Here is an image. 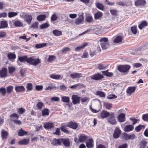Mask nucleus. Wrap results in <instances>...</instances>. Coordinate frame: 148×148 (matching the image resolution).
Listing matches in <instances>:
<instances>
[{
  "mask_svg": "<svg viewBox=\"0 0 148 148\" xmlns=\"http://www.w3.org/2000/svg\"><path fill=\"white\" fill-rule=\"evenodd\" d=\"M18 60L21 62L26 61L27 63L34 66L37 65L40 62L39 59H36L32 57L27 58V56L19 57Z\"/></svg>",
  "mask_w": 148,
  "mask_h": 148,
  "instance_id": "nucleus-1",
  "label": "nucleus"
},
{
  "mask_svg": "<svg viewBox=\"0 0 148 148\" xmlns=\"http://www.w3.org/2000/svg\"><path fill=\"white\" fill-rule=\"evenodd\" d=\"M130 68V66L128 65H119L117 66V69L120 72L127 74Z\"/></svg>",
  "mask_w": 148,
  "mask_h": 148,
  "instance_id": "nucleus-2",
  "label": "nucleus"
},
{
  "mask_svg": "<svg viewBox=\"0 0 148 148\" xmlns=\"http://www.w3.org/2000/svg\"><path fill=\"white\" fill-rule=\"evenodd\" d=\"M99 41L101 42L100 45L103 50L106 49L110 47V44L108 42L107 38H101L99 40Z\"/></svg>",
  "mask_w": 148,
  "mask_h": 148,
  "instance_id": "nucleus-3",
  "label": "nucleus"
},
{
  "mask_svg": "<svg viewBox=\"0 0 148 148\" xmlns=\"http://www.w3.org/2000/svg\"><path fill=\"white\" fill-rule=\"evenodd\" d=\"M104 77L103 75L99 73H98L93 75L90 76L88 77L87 78L88 79V80L90 79L91 78L92 80L98 81L101 80Z\"/></svg>",
  "mask_w": 148,
  "mask_h": 148,
  "instance_id": "nucleus-4",
  "label": "nucleus"
},
{
  "mask_svg": "<svg viewBox=\"0 0 148 148\" xmlns=\"http://www.w3.org/2000/svg\"><path fill=\"white\" fill-rule=\"evenodd\" d=\"M108 122L110 124L114 125L116 124V120L115 117L114 116V113L112 112L110 113V115L107 119Z\"/></svg>",
  "mask_w": 148,
  "mask_h": 148,
  "instance_id": "nucleus-5",
  "label": "nucleus"
},
{
  "mask_svg": "<svg viewBox=\"0 0 148 148\" xmlns=\"http://www.w3.org/2000/svg\"><path fill=\"white\" fill-rule=\"evenodd\" d=\"M121 134V131L118 127H116L114 131L113 136V137L114 138H118Z\"/></svg>",
  "mask_w": 148,
  "mask_h": 148,
  "instance_id": "nucleus-6",
  "label": "nucleus"
},
{
  "mask_svg": "<svg viewBox=\"0 0 148 148\" xmlns=\"http://www.w3.org/2000/svg\"><path fill=\"white\" fill-rule=\"evenodd\" d=\"M71 99L72 100V103L74 104L79 103L80 97H78L77 95H73L72 96Z\"/></svg>",
  "mask_w": 148,
  "mask_h": 148,
  "instance_id": "nucleus-7",
  "label": "nucleus"
},
{
  "mask_svg": "<svg viewBox=\"0 0 148 148\" xmlns=\"http://www.w3.org/2000/svg\"><path fill=\"white\" fill-rule=\"evenodd\" d=\"M67 126L74 130H76L78 127V124L76 122L71 121L69 122Z\"/></svg>",
  "mask_w": 148,
  "mask_h": 148,
  "instance_id": "nucleus-8",
  "label": "nucleus"
},
{
  "mask_svg": "<svg viewBox=\"0 0 148 148\" xmlns=\"http://www.w3.org/2000/svg\"><path fill=\"white\" fill-rule=\"evenodd\" d=\"M24 19V21L27 23L29 25H30L32 20V18L31 15L27 14L25 15Z\"/></svg>",
  "mask_w": 148,
  "mask_h": 148,
  "instance_id": "nucleus-9",
  "label": "nucleus"
},
{
  "mask_svg": "<svg viewBox=\"0 0 148 148\" xmlns=\"http://www.w3.org/2000/svg\"><path fill=\"white\" fill-rule=\"evenodd\" d=\"M43 127L47 130L50 129L54 127V124L53 123L46 122L44 123Z\"/></svg>",
  "mask_w": 148,
  "mask_h": 148,
  "instance_id": "nucleus-10",
  "label": "nucleus"
},
{
  "mask_svg": "<svg viewBox=\"0 0 148 148\" xmlns=\"http://www.w3.org/2000/svg\"><path fill=\"white\" fill-rule=\"evenodd\" d=\"M78 137L79 138V142L82 143L85 142L88 138V136L84 134H80L78 136Z\"/></svg>",
  "mask_w": 148,
  "mask_h": 148,
  "instance_id": "nucleus-11",
  "label": "nucleus"
},
{
  "mask_svg": "<svg viewBox=\"0 0 148 148\" xmlns=\"http://www.w3.org/2000/svg\"><path fill=\"white\" fill-rule=\"evenodd\" d=\"M84 19V17L83 15H80L79 18H77L75 19V23L77 25H79L83 23Z\"/></svg>",
  "mask_w": 148,
  "mask_h": 148,
  "instance_id": "nucleus-12",
  "label": "nucleus"
},
{
  "mask_svg": "<svg viewBox=\"0 0 148 148\" xmlns=\"http://www.w3.org/2000/svg\"><path fill=\"white\" fill-rule=\"evenodd\" d=\"M7 69L6 68H3L0 70V77L3 78L6 77L7 75Z\"/></svg>",
  "mask_w": 148,
  "mask_h": 148,
  "instance_id": "nucleus-13",
  "label": "nucleus"
},
{
  "mask_svg": "<svg viewBox=\"0 0 148 148\" xmlns=\"http://www.w3.org/2000/svg\"><path fill=\"white\" fill-rule=\"evenodd\" d=\"M134 127L132 125H127L124 128V130L125 132H129L132 131L134 129Z\"/></svg>",
  "mask_w": 148,
  "mask_h": 148,
  "instance_id": "nucleus-14",
  "label": "nucleus"
},
{
  "mask_svg": "<svg viewBox=\"0 0 148 148\" xmlns=\"http://www.w3.org/2000/svg\"><path fill=\"white\" fill-rule=\"evenodd\" d=\"M110 114L109 112L105 110L103 111L100 114L101 117L103 119L107 118Z\"/></svg>",
  "mask_w": 148,
  "mask_h": 148,
  "instance_id": "nucleus-15",
  "label": "nucleus"
},
{
  "mask_svg": "<svg viewBox=\"0 0 148 148\" xmlns=\"http://www.w3.org/2000/svg\"><path fill=\"white\" fill-rule=\"evenodd\" d=\"M146 3L145 0H137L135 2V5L137 6L144 5Z\"/></svg>",
  "mask_w": 148,
  "mask_h": 148,
  "instance_id": "nucleus-16",
  "label": "nucleus"
},
{
  "mask_svg": "<svg viewBox=\"0 0 148 148\" xmlns=\"http://www.w3.org/2000/svg\"><path fill=\"white\" fill-rule=\"evenodd\" d=\"M118 120L120 122H123L125 120V114L123 113H121L118 116Z\"/></svg>",
  "mask_w": 148,
  "mask_h": 148,
  "instance_id": "nucleus-17",
  "label": "nucleus"
},
{
  "mask_svg": "<svg viewBox=\"0 0 148 148\" xmlns=\"http://www.w3.org/2000/svg\"><path fill=\"white\" fill-rule=\"evenodd\" d=\"M25 90V88L23 86H17L15 87V90L16 92H24Z\"/></svg>",
  "mask_w": 148,
  "mask_h": 148,
  "instance_id": "nucleus-18",
  "label": "nucleus"
},
{
  "mask_svg": "<svg viewBox=\"0 0 148 148\" xmlns=\"http://www.w3.org/2000/svg\"><path fill=\"white\" fill-rule=\"evenodd\" d=\"M93 142V139L91 138L88 139V142L86 143V145L87 147L88 148H92L93 147L92 143Z\"/></svg>",
  "mask_w": 148,
  "mask_h": 148,
  "instance_id": "nucleus-19",
  "label": "nucleus"
},
{
  "mask_svg": "<svg viewBox=\"0 0 148 148\" xmlns=\"http://www.w3.org/2000/svg\"><path fill=\"white\" fill-rule=\"evenodd\" d=\"M136 88L135 86L129 87L127 90L126 92L127 94L130 95L135 91Z\"/></svg>",
  "mask_w": 148,
  "mask_h": 148,
  "instance_id": "nucleus-20",
  "label": "nucleus"
},
{
  "mask_svg": "<svg viewBox=\"0 0 148 148\" xmlns=\"http://www.w3.org/2000/svg\"><path fill=\"white\" fill-rule=\"evenodd\" d=\"M82 75V74L81 73H74L71 74L70 76L73 79H74L77 78H80Z\"/></svg>",
  "mask_w": 148,
  "mask_h": 148,
  "instance_id": "nucleus-21",
  "label": "nucleus"
},
{
  "mask_svg": "<svg viewBox=\"0 0 148 148\" xmlns=\"http://www.w3.org/2000/svg\"><path fill=\"white\" fill-rule=\"evenodd\" d=\"M147 141L145 140H143L140 141L138 145L139 148H145L147 144Z\"/></svg>",
  "mask_w": 148,
  "mask_h": 148,
  "instance_id": "nucleus-22",
  "label": "nucleus"
},
{
  "mask_svg": "<svg viewBox=\"0 0 148 148\" xmlns=\"http://www.w3.org/2000/svg\"><path fill=\"white\" fill-rule=\"evenodd\" d=\"M27 132L25 131L21 128L18 130V135L20 136H23L25 135H27Z\"/></svg>",
  "mask_w": 148,
  "mask_h": 148,
  "instance_id": "nucleus-23",
  "label": "nucleus"
},
{
  "mask_svg": "<svg viewBox=\"0 0 148 148\" xmlns=\"http://www.w3.org/2000/svg\"><path fill=\"white\" fill-rule=\"evenodd\" d=\"M147 23L146 21H143L138 25V28L141 30L145 27L147 26Z\"/></svg>",
  "mask_w": 148,
  "mask_h": 148,
  "instance_id": "nucleus-24",
  "label": "nucleus"
},
{
  "mask_svg": "<svg viewBox=\"0 0 148 148\" xmlns=\"http://www.w3.org/2000/svg\"><path fill=\"white\" fill-rule=\"evenodd\" d=\"M8 59L10 60L14 59L16 58V55L13 53L10 52L8 54Z\"/></svg>",
  "mask_w": 148,
  "mask_h": 148,
  "instance_id": "nucleus-25",
  "label": "nucleus"
},
{
  "mask_svg": "<svg viewBox=\"0 0 148 148\" xmlns=\"http://www.w3.org/2000/svg\"><path fill=\"white\" fill-rule=\"evenodd\" d=\"M61 140L64 146L66 147H69L70 146V142L68 139L62 138Z\"/></svg>",
  "mask_w": 148,
  "mask_h": 148,
  "instance_id": "nucleus-26",
  "label": "nucleus"
},
{
  "mask_svg": "<svg viewBox=\"0 0 148 148\" xmlns=\"http://www.w3.org/2000/svg\"><path fill=\"white\" fill-rule=\"evenodd\" d=\"M14 25L16 27H22L23 26V23L20 21L18 20L15 21L14 23Z\"/></svg>",
  "mask_w": 148,
  "mask_h": 148,
  "instance_id": "nucleus-27",
  "label": "nucleus"
},
{
  "mask_svg": "<svg viewBox=\"0 0 148 148\" xmlns=\"http://www.w3.org/2000/svg\"><path fill=\"white\" fill-rule=\"evenodd\" d=\"M46 18L45 14H40L38 15L37 18V19L39 21H40L44 20Z\"/></svg>",
  "mask_w": 148,
  "mask_h": 148,
  "instance_id": "nucleus-28",
  "label": "nucleus"
},
{
  "mask_svg": "<svg viewBox=\"0 0 148 148\" xmlns=\"http://www.w3.org/2000/svg\"><path fill=\"white\" fill-rule=\"evenodd\" d=\"M51 143L54 145H61V142L59 139L55 138L53 139Z\"/></svg>",
  "mask_w": 148,
  "mask_h": 148,
  "instance_id": "nucleus-29",
  "label": "nucleus"
},
{
  "mask_svg": "<svg viewBox=\"0 0 148 148\" xmlns=\"http://www.w3.org/2000/svg\"><path fill=\"white\" fill-rule=\"evenodd\" d=\"M102 15V13L100 12H97L95 14V18L98 19L101 18Z\"/></svg>",
  "mask_w": 148,
  "mask_h": 148,
  "instance_id": "nucleus-30",
  "label": "nucleus"
},
{
  "mask_svg": "<svg viewBox=\"0 0 148 148\" xmlns=\"http://www.w3.org/2000/svg\"><path fill=\"white\" fill-rule=\"evenodd\" d=\"M122 39V36H118L114 39V42L116 43H118L121 42Z\"/></svg>",
  "mask_w": 148,
  "mask_h": 148,
  "instance_id": "nucleus-31",
  "label": "nucleus"
},
{
  "mask_svg": "<svg viewBox=\"0 0 148 148\" xmlns=\"http://www.w3.org/2000/svg\"><path fill=\"white\" fill-rule=\"evenodd\" d=\"M61 77V76L60 75H56L54 74H51L50 76V78L56 79H59Z\"/></svg>",
  "mask_w": 148,
  "mask_h": 148,
  "instance_id": "nucleus-32",
  "label": "nucleus"
},
{
  "mask_svg": "<svg viewBox=\"0 0 148 148\" xmlns=\"http://www.w3.org/2000/svg\"><path fill=\"white\" fill-rule=\"evenodd\" d=\"M8 23L6 21H2L1 23L0 29L3 28L7 27Z\"/></svg>",
  "mask_w": 148,
  "mask_h": 148,
  "instance_id": "nucleus-33",
  "label": "nucleus"
},
{
  "mask_svg": "<svg viewBox=\"0 0 148 148\" xmlns=\"http://www.w3.org/2000/svg\"><path fill=\"white\" fill-rule=\"evenodd\" d=\"M52 32L53 34L56 36H59L62 34L61 31L58 30L57 29L53 30Z\"/></svg>",
  "mask_w": 148,
  "mask_h": 148,
  "instance_id": "nucleus-34",
  "label": "nucleus"
},
{
  "mask_svg": "<svg viewBox=\"0 0 148 148\" xmlns=\"http://www.w3.org/2000/svg\"><path fill=\"white\" fill-rule=\"evenodd\" d=\"M103 106L106 109L110 110L112 108V104L108 102H104Z\"/></svg>",
  "mask_w": 148,
  "mask_h": 148,
  "instance_id": "nucleus-35",
  "label": "nucleus"
},
{
  "mask_svg": "<svg viewBox=\"0 0 148 148\" xmlns=\"http://www.w3.org/2000/svg\"><path fill=\"white\" fill-rule=\"evenodd\" d=\"M29 141L27 139H24L21 140L19 141L18 143L19 144L22 145H27L29 143Z\"/></svg>",
  "mask_w": 148,
  "mask_h": 148,
  "instance_id": "nucleus-36",
  "label": "nucleus"
},
{
  "mask_svg": "<svg viewBox=\"0 0 148 148\" xmlns=\"http://www.w3.org/2000/svg\"><path fill=\"white\" fill-rule=\"evenodd\" d=\"M145 127V126L144 125H139L135 127V130L137 132H139L142 128L144 129Z\"/></svg>",
  "mask_w": 148,
  "mask_h": 148,
  "instance_id": "nucleus-37",
  "label": "nucleus"
},
{
  "mask_svg": "<svg viewBox=\"0 0 148 148\" xmlns=\"http://www.w3.org/2000/svg\"><path fill=\"white\" fill-rule=\"evenodd\" d=\"M84 86L83 84L80 83L76 84L73 85L70 87L71 88H76L77 87H82Z\"/></svg>",
  "mask_w": 148,
  "mask_h": 148,
  "instance_id": "nucleus-38",
  "label": "nucleus"
},
{
  "mask_svg": "<svg viewBox=\"0 0 148 148\" xmlns=\"http://www.w3.org/2000/svg\"><path fill=\"white\" fill-rule=\"evenodd\" d=\"M62 101L66 103H69L70 101L69 98L68 97H62Z\"/></svg>",
  "mask_w": 148,
  "mask_h": 148,
  "instance_id": "nucleus-39",
  "label": "nucleus"
},
{
  "mask_svg": "<svg viewBox=\"0 0 148 148\" xmlns=\"http://www.w3.org/2000/svg\"><path fill=\"white\" fill-rule=\"evenodd\" d=\"M131 31L133 34H136L137 33V30L136 26H132L131 28Z\"/></svg>",
  "mask_w": 148,
  "mask_h": 148,
  "instance_id": "nucleus-40",
  "label": "nucleus"
},
{
  "mask_svg": "<svg viewBox=\"0 0 148 148\" xmlns=\"http://www.w3.org/2000/svg\"><path fill=\"white\" fill-rule=\"evenodd\" d=\"M96 5L98 8L100 10H103L104 9V7L102 4L99 3H96Z\"/></svg>",
  "mask_w": 148,
  "mask_h": 148,
  "instance_id": "nucleus-41",
  "label": "nucleus"
},
{
  "mask_svg": "<svg viewBox=\"0 0 148 148\" xmlns=\"http://www.w3.org/2000/svg\"><path fill=\"white\" fill-rule=\"evenodd\" d=\"M42 115L43 116L49 115V110L47 109H45L42 111Z\"/></svg>",
  "mask_w": 148,
  "mask_h": 148,
  "instance_id": "nucleus-42",
  "label": "nucleus"
},
{
  "mask_svg": "<svg viewBox=\"0 0 148 148\" xmlns=\"http://www.w3.org/2000/svg\"><path fill=\"white\" fill-rule=\"evenodd\" d=\"M47 45V44L46 43H42L39 44H37L35 45V47L37 48H41Z\"/></svg>",
  "mask_w": 148,
  "mask_h": 148,
  "instance_id": "nucleus-43",
  "label": "nucleus"
},
{
  "mask_svg": "<svg viewBox=\"0 0 148 148\" xmlns=\"http://www.w3.org/2000/svg\"><path fill=\"white\" fill-rule=\"evenodd\" d=\"M96 95H97L101 97H104L105 96V94L103 92L100 91H97Z\"/></svg>",
  "mask_w": 148,
  "mask_h": 148,
  "instance_id": "nucleus-44",
  "label": "nucleus"
},
{
  "mask_svg": "<svg viewBox=\"0 0 148 148\" xmlns=\"http://www.w3.org/2000/svg\"><path fill=\"white\" fill-rule=\"evenodd\" d=\"M18 14L17 12H10L8 13L9 17L11 18L16 16Z\"/></svg>",
  "mask_w": 148,
  "mask_h": 148,
  "instance_id": "nucleus-45",
  "label": "nucleus"
},
{
  "mask_svg": "<svg viewBox=\"0 0 148 148\" xmlns=\"http://www.w3.org/2000/svg\"><path fill=\"white\" fill-rule=\"evenodd\" d=\"M44 104L42 102H38L36 105V106L38 110H41L42 108V107L43 106Z\"/></svg>",
  "mask_w": 148,
  "mask_h": 148,
  "instance_id": "nucleus-46",
  "label": "nucleus"
},
{
  "mask_svg": "<svg viewBox=\"0 0 148 148\" xmlns=\"http://www.w3.org/2000/svg\"><path fill=\"white\" fill-rule=\"evenodd\" d=\"M60 129L63 132L66 134H69L70 132L67 130L64 126H61L60 127Z\"/></svg>",
  "mask_w": 148,
  "mask_h": 148,
  "instance_id": "nucleus-47",
  "label": "nucleus"
},
{
  "mask_svg": "<svg viewBox=\"0 0 148 148\" xmlns=\"http://www.w3.org/2000/svg\"><path fill=\"white\" fill-rule=\"evenodd\" d=\"M49 26V25L48 24V23L46 22L44 23L40 26V28L42 29L46 28Z\"/></svg>",
  "mask_w": 148,
  "mask_h": 148,
  "instance_id": "nucleus-48",
  "label": "nucleus"
},
{
  "mask_svg": "<svg viewBox=\"0 0 148 148\" xmlns=\"http://www.w3.org/2000/svg\"><path fill=\"white\" fill-rule=\"evenodd\" d=\"M26 110L23 108H20L18 109L17 111L18 113L19 114H22Z\"/></svg>",
  "mask_w": 148,
  "mask_h": 148,
  "instance_id": "nucleus-49",
  "label": "nucleus"
},
{
  "mask_svg": "<svg viewBox=\"0 0 148 148\" xmlns=\"http://www.w3.org/2000/svg\"><path fill=\"white\" fill-rule=\"evenodd\" d=\"M13 87L12 86H9L7 87L6 92L8 93H10L13 90Z\"/></svg>",
  "mask_w": 148,
  "mask_h": 148,
  "instance_id": "nucleus-50",
  "label": "nucleus"
},
{
  "mask_svg": "<svg viewBox=\"0 0 148 148\" xmlns=\"http://www.w3.org/2000/svg\"><path fill=\"white\" fill-rule=\"evenodd\" d=\"M98 65V69L99 70L105 69L106 68V66L104 65L101 64H99Z\"/></svg>",
  "mask_w": 148,
  "mask_h": 148,
  "instance_id": "nucleus-51",
  "label": "nucleus"
},
{
  "mask_svg": "<svg viewBox=\"0 0 148 148\" xmlns=\"http://www.w3.org/2000/svg\"><path fill=\"white\" fill-rule=\"evenodd\" d=\"M123 137L126 140H129V134L125 133H123L122 134Z\"/></svg>",
  "mask_w": 148,
  "mask_h": 148,
  "instance_id": "nucleus-52",
  "label": "nucleus"
},
{
  "mask_svg": "<svg viewBox=\"0 0 148 148\" xmlns=\"http://www.w3.org/2000/svg\"><path fill=\"white\" fill-rule=\"evenodd\" d=\"M85 21L88 23H90L93 21V18L92 16H87L86 18Z\"/></svg>",
  "mask_w": 148,
  "mask_h": 148,
  "instance_id": "nucleus-53",
  "label": "nucleus"
},
{
  "mask_svg": "<svg viewBox=\"0 0 148 148\" xmlns=\"http://www.w3.org/2000/svg\"><path fill=\"white\" fill-rule=\"evenodd\" d=\"M107 97V98L109 99H113L116 98H117V96L115 95L110 94L108 95Z\"/></svg>",
  "mask_w": 148,
  "mask_h": 148,
  "instance_id": "nucleus-54",
  "label": "nucleus"
},
{
  "mask_svg": "<svg viewBox=\"0 0 148 148\" xmlns=\"http://www.w3.org/2000/svg\"><path fill=\"white\" fill-rule=\"evenodd\" d=\"M142 119L144 121L148 122V114L143 115Z\"/></svg>",
  "mask_w": 148,
  "mask_h": 148,
  "instance_id": "nucleus-55",
  "label": "nucleus"
},
{
  "mask_svg": "<svg viewBox=\"0 0 148 148\" xmlns=\"http://www.w3.org/2000/svg\"><path fill=\"white\" fill-rule=\"evenodd\" d=\"M38 22H35L30 27V28H37L38 27Z\"/></svg>",
  "mask_w": 148,
  "mask_h": 148,
  "instance_id": "nucleus-56",
  "label": "nucleus"
},
{
  "mask_svg": "<svg viewBox=\"0 0 148 148\" xmlns=\"http://www.w3.org/2000/svg\"><path fill=\"white\" fill-rule=\"evenodd\" d=\"M0 92L3 95H5L6 92L5 88L4 87H2L0 88Z\"/></svg>",
  "mask_w": 148,
  "mask_h": 148,
  "instance_id": "nucleus-57",
  "label": "nucleus"
},
{
  "mask_svg": "<svg viewBox=\"0 0 148 148\" xmlns=\"http://www.w3.org/2000/svg\"><path fill=\"white\" fill-rule=\"evenodd\" d=\"M7 135L8 133L7 132L3 131L1 132V136L3 138H6Z\"/></svg>",
  "mask_w": 148,
  "mask_h": 148,
  "instance_id": "nucleus-58",
  "label": "nucleus"
},
{
  "mask_svg": "<svg viewBox=\"0 0 148 148\" xmlns=\"http://www.w3.org/2000/svg\"><path fill=\"white\" fill-rule=\"evenodd\" d=\"M136 135L134 134H132L131 135L129 134V140L131 139L133 140L135 138Z\"/></svg>",
  "mask_w": 148,
  "mask_h": 148,
  "instance_id": "nucleus-59",
  "label": "nucleus"
},
{
  "mask_svg": "<svg viewBox=\"0 0 148 148\" xmlns=\"http://www.w3.org/2000/svg\"><path fill=\"white\" fill-rule=\"evenodd\" d=\"M56 87L54 85H52L51 84L49 85V86L48 87H47L46 89V90H52L54 88H56Z\"/></svg>",
  "mask_w": 148,
  "mask_h": 148,
  "instance_id": "nucleus-60",
  "label": "nucleus"
},
{
  "mask_svg": "<svg viewBox=\"0 0 148 148\" xmlns=\"http://www.w3.org/2000/svg\"><path fill=\"white\" fill-rule=\"evenodd\" d=\"M90 107V109L91 111L93 113H97L99 112V111L100 110L99 109L98 110H97L95 109H94L92 108V107L91 106H89Z\"/></svg>",
  "mask_w": 148,
  "mask_h": 148,
  "instance_id": "nucleus-61",
  "label": "nucleus"
},
{
  "mask_svg": "<svg viewBox=\"0 0 148 148\" xmlns=\"http://www.w3.org/2000/svg\"><path fill=\"white\" fill-rule=\"evenodd\" d=\"M27 89L28 90H31L32 89V85L31 83H29L27 84Z\"/></svg>",
  "mask_w": 148,
  "mask_h": 148,
  "instance_id": "nucleus-62",
  "label": "nucleus"
},
{
  "mask_svg": "<svg viewBox=\"0 0 148 148\" xmlns=\"http://www.w3.org/2000/svg\"><path fill=\"white\" fill-rule=\"evenodd\" d=\"M57 17L56 14H53L51 17V20L52 21H55L57 19Z\"/></svg>",
  "mask_w": 148,
  "mask_h": 148,
  "instance_id": "nucleus-63",
  "label": "nucleus"
},
{
  "mask_svg": "<svg viewBox=\"0 0 148 148\" xmlns=\"http://www.w3.org/2000/svg\"><path fill=\"white\" fill-rule=\"evenodd\" d=\"M10 118H15L16 119H18L19 118V115L15 113H14L10 115Z\"/></svg>",
  "mask_w": 148,
  "mask_h": 148,
  "instance_id": "nucleus-64",
  "label": "nucleus"
}]
</instances>
